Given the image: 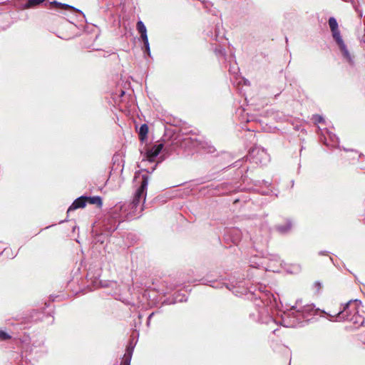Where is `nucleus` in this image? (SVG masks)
<instances>
[{"mask_svg": "<svg viewBox=\"0 0 365 365\" xmlns=\"http://www.w3.org/2000/svg\"><path fill=\"white\" fill-rule=\"evenodd\" d=\"M202 281L203 284L209 285V286L212 287L216 288V289H221L224 286H225L227 289H230V288L227 285H226L225 283H222V282H220L210 281V280H206V279H202Z\"/></svg>", "mask_w": 365, "mask_h": 365, "instance_id": "obj_11", "label": "nucleus"}, {"mask_svg": "<svg viewBox=\"0 0 365 365\" xmlns=\"http://www.w3.org/2000/svg\"><path fill=\"white\" fill-rule=\"evenodd\" d=\"M86 202L92 205H96L98 207H101L103 205L102 199L99 196L87 197Z\"/></svg>", "mask_w": 365, "mask_h": 365, "instance_id": "obj_14", "label": "nucleus"}, {"mask_svg": "<svg viewBox=\"0 0 365 365\" xmlns=\"http://www.w3.org/2000/svg\"><path fill=\"white\" fill-rule=\"evenodd\" d=\"M259 320L262 322V323H265V324H269V323H274V320L272 319V317H271L270 316H269L268 314L266 316L265 319H263L262 317H260L259 319Z\"/></svg>", "mask_w": 365, "mask_h": 365, "instance_id": "obj_22", "label": "nucleus"}, {"mask_svg": "<svg viewBox=\"0 0 365 365\" xmlns=\"http://www.w3.org/2000/svg\"><path fill=\"white\" fill-rule=\"evenodd\" d=\"M324 143L329 147H339V138L338 137L331 131L326 130V133L323 135Z\"/></svg>", "mask_w": 365, "mask_h": 365, "instance_id": "obj_7", "label": "nucleus"}, {"mask_svg": "<svg viewBox=\"0 0 365 365\" xmlns=\"http://www.w3.org/2000/svg\"><path fill=\"white\" fill-rule=\"evenodd\" d=\"M351 152H354L356 155H358V153L356 151L351 150Z\"/></svg>", "mask_w": 365, "mask_h": 365, "instance_id": "obj_31", "label": "nucleus"}, {"mask_svg": "<svg viewBox=\"0 0 365 365\" xmlns=\"http://www.w3.org/2000/svg\"><path fill=\"white\" fill-rule=\"evenodd\" d=\"M140 38H141L142 41H143L145 51L150 56V44H149V42H148V38L147 33L141 34L140 35Z\"/></svg>", "mask_w": 365, "mask_h": 365, "instance_id": "obj_15", "label": "nucleus"}, {"mask_svg": "<svg viewBox=\"0 0 365 365\" xmlns=\"http://www.w3.org/2000/svg\"><path fill=\"white\" fill-rule=\"evenodd\" d=\"M250 160H252L256 164L266 165L269 161V155L267 150L259 146H255L249 151L247 156Z\"/></svg>", "mask_w": 365, "mask_h": 365, "instance_id": "obj_4", "label": "nucleus"}, {"mask_svg": "<svg viewBox=\"0 0 365 365\" xmlns=\"http://www.w3.org/2000/svg\"><path fill=\"white\" fill-rule=\"evenodd\" d=\"M154 315V312L151 313L148 317V322H147V324L149 325L150 324V319L151 318L153 317V316Z\"/></svg>", "mask_w": 365, "mask_h": 365, "instance_id": "obj_29", "label": "nucleus"}, {"mask_svg": "<svg viewBox=\"0 0 365 365\" xmlns=\"http://www.w3.org/2000/svg\"><path fill=\"white\" fill-rule=\"evenodd\" d=\"M54 4L58 5V6H61V8L63 9H73L78 12H80L81 14H83V12L68 4H62V3H59V2H56V1H54Z\"/></svg>", "mask_w": 365, "mask_h": 365, "instance_id": "obj_19", "label": "nucleus"}, {"mask_svg": "<svg viewBox=\"0 0 365 365\" xmlns=\"http://www.w3.org/2000/svg\"><path fill=\"white\" fill-rule=\"evenodd\" d=\"M9 339H11V336L9 334H7L6 332H5L2 330H0V340L1 341H5V340H7Z\"/></svg>", "mask_w": 365, "mask_h": 365, "instance_id": "obj_23", "label": "nucleus"}, {"mask_svg": "<svg viewBox=\"0 0 365 365\" xmlns=\"http://www.w3.org/2000/svg\"><path fill=\"white\" fill-rule=\"evenodd\" d=\"M291 228L292 222L290 220H287L284 225H279L276 227L277 230L282 234L287 233Z\"/></svg>", "mask_w": 365, "mask_h": 365, "instance_id": "obj_12", "label": "nucleus"}, {"mask_svg": "<svg viewBox=\"0 0 365 365\" xmlns=\"http://www.w3.org/2000/svg\"><path fill=\"white\" fill-rule=\"evenodd\" d=\"M122 208H123V205L121 204L116 205L112 210V212H111L112 217L114 219H116L118 217L116 212L119 210H121Z\"/></svg>", "mask_w": 365, "mask_h": 365, "instance_id": "obj_20", "label": "nucleus"}, {"mask_svg": "<svg viewBox=\"0 0 365 365\" xmlns=\"http://www.w3.org/2000/svg\"><path fill=\"white\" fill-rule=\"evenodd\" d=\"M87 197L86 196H81L76 199L71 204V205L68 207L67 210V213L68 214L70 212L75 210L78 208H83L84 207L86 204Z\"/></svg>", "mask_w": 365, "mask_h": 365, "instance_id": "obj_9", "label": "nucleus"}, {"mask_svg": "<svg viewBox=\"0 0 365 365\" xmlns=\"http://www.w3.org/2000/svg\"><path fill=\"white\" fill-rule=\"evenodd\" d=\"M277 331V329H274V330L273 331V333H274V334H275Z\"/></svg>", "mask_w": 365, "mask_h": 365, "instance_id": "obj_32", "label": "nucleus"}, {"mask_svg": "<svg viewBox=\"0 0 365 365\" xmlns=\"http://www.w3.org/2000/svg\"><path fill=\"white\" fill-rule=\"evenodd\" d=\"M149 182V178L147 175H142V180L140 182V185L139 187L136 190L133 199L130 204L129 205V207L130 210H133V212H135L137 211L138 207L140 206V203L142 202V205L144 204L147 195V189ZM143 210V205L140 207V212H142Z\"/></svg>", "mask_w": 365, "mask_h": 365, "instance_id": "obj_3", "label": "nucleus"}, {"mask_svg": "<svg viewBox=\"0 0 365 365\" xmlns=\"http://www.w3.org/2000/svg\"><path fill=\"white\" fill-rule=\"evenodd\" d=\"M332 36L336 44L338 45L344 58L351 66L354 65V60L353 56L349 53L346 44L344 43L340 34L339 29L331 31Z\"/></svg>", "mask_w": 365, "mask_h": 365, "instance_id": "obj_5", "label": "nucleus"}, {"mask_svg": "<svg viewBox=\"0 0 365 365\" xmlns=\"http://www.w3.org/2000/svg\"><path fill=\"white\" fill-rule=\"evenodd\" d=\"M148 133V126L147 124H142L138 131L139 138L143 141L146 138Z\"/></svg>", "mask_w": 365, "mask_h": 365, "instance_id": "obj_13", "label": "nucleus"}, {"mask_svg": "<svg viewBox=\"0 0 365 365\" xmlns=\"http://www.w3.org/2000/svg\"><path fill=\"white\" fill-rule=\"evenodd\" d=\"M136 28L140 35L147 33V29L142 21H138L137 22Z\"/></svg>", "mask_w": 365, "mask_h": 365, "instance_id": "obj_17", "label": "nucleus"}, {"mask_svg": "<svg viewBox=\"0 0 365 365\" xmlns=\"http://www.w3.org/2000/svg\"><path fill=\"white\" fill-rule=\"evenodd\" d=\"M329 25L331 31L339 29L338 23L334 17H330L329 19Z\"/></svg>", "mask_w": 365, "mask_h": 365, "instance_id": "obj_18", "label": "nucleus"}, {"mask_svg": "<svg viewBox=\"0 0 365 365\" xmlns=\"http://www.w3.org/2000/svg\"><path fill=\"white\" fill-rule=\"evenodd\" d=\"M272 260H275V261H277V262H279V264H280V265L282 264H281L280 259H279V256H277V255L274 256V258H273Z\"/></svg>", "mask_w": 365, "mask_h": 365, "instance_id": "obj_30", "label": "nucleus"}, {"mask_svg": "<svg viewBox=\"0 0 365 365\" xmlns=\"http://www.w3.org/2000/svg\"><path fill=\"white\" fill-rule=\"evenodd\" d=\"M118 224L116 225V221L114 222V224L110 225V227H106V229L108 230V232H113L118 228Z\"/></svg>", "mask_w": 365, "mask_h": 365, "instance_id": "obj_25", "label": "nucleus"}, {"mask_svg": "<svg viewBox=\"0 0 365 365\" xmlns=\"http://www.w3.org/2000/svg\"><path fill=\"white\" fill-rule=\"evenodd\" d=\"M361 302L359 300H350L343 307L342 310L339 311L335 316L329 315V320L341 321L346 320L352 322L357 328L364 323V317L359 314V307Z\"/></svg>", "mask_w": 365, "mask_h": 365, "instance_id": "obj_2", "label": "nucleus"}, {"mask_svg": "<svg viewBox=\"0 0 365 365\" xmlns=\"http://www.w3.org/2000/svg\"><path fill=\"white\" fill-rule=\"evenodd\" d=\"M215 53H216L217 54H218V53H219V54L224 55V54H225V51H224L223 49H221V48H219V49L216 48V49H215Z\"/></svg>", "mask_w": 365, "mask_h": 365, "instance_id": "obj_27", "label": "nucleus"}, {"mask_svg": "<svg viewBox=\"0 0 365 365\" xmlns=\"http://www.w3.org/2000/svg\"><path fill=\"white\" fill-rule=\"evenodd\" d=\"M313 119L314 120L315 123H321L324 121V118L319 115H314Z\"/></svg>", "mask_w": 365, "mask_h": 365, "instance_id": "obj_24", "label": "nucleus"}, {"mask_svg": "<svg viewBox=\"0 0 365 365\" xmlns=\"http://www.w3.org/2000/svg\"><path fill=\"white\" fill-rule=\"evenodd\" d=\"M163 148V144L158 143L149 148L146 152V158L150 162H153Z\"/></svg>", "mask_w": 365, "mask_h": 365, "instance_id": "obj_8", "label": "nucleus"}, {"mask_svg": "<svg viewBox=\"0 0 365 365\" xmlns=\"http://www.w3.org/2000/svg\"><path fill=\"white\" fill-rule=\"evenodd\" d=\"M45 0H28L26 4L24 5V9H29L32 7H35L41 3H43Z\"/></svg>", "mask_w": 365, "mask_h": 365, "instance_id": "obj_16", "label": "nucleus"}, {"mask_svg": "<svg viewBox=\"0 0 365 365\" xmlns=\"http://www.w3.org/2000/svg\"><path fill=\"white\" fill-rule=\"evenodd\" d=\"M316 312L314 304L301 306V301H297L295 305L284 313L282 320L285 327H294L303 321H309V317L314 315Z\"/></svg>", "mask_w": 365, "mask_h": 365, "instance_id": "obj_1", "label": "nucleus"}, {"mask_svg": "<svg viewBox=\"0 0 365 365\" xmlns=\"http://www.w3.org/2000/svg\"><path fill=\"white\" fill-rule=\"evenodd\" d=\"M227 236L234 244H237L242 239V232L238 228H232L227 231Z\"/></svg>", "mask_w": 365, "mask_h": 365, "instance_id": "obj_10", "label": "nucleus"}, {"mask_svg": "<svg viewBox=\"0 0 365 365\" xmlns=\"http://www.w3.org/2000/svg\"><path fill=\"white\" fill-rule=\"evenodd\" d=\"M314 288L316 289V291L317 292H319L321 289H322V283L319 282H316L314 284Z\"/></svg>", "mask_w": 365, "mask_h": 365, "instance_id": "obj_26", "label": "nucleus"}, {"mask_svg": "<svg viewBox=\"0 0 365 365\" xmlns=\"http://www.w3.org/2000/svg\"><path fill=\"white\" fill-rule=\"evenodd\" d=\"M252 240H253L254 244H256L257 242H262V240H258L257 237H253L251 238Z\"/></svg>", "mask_w": 365, "mask_h": 365, "instance_id": "obj_28", "label": "nucleus"}, {"mask_svg": "<svg viewBox=\"0 0 365 365\" xmlns=\"http://www.w3.org/2000/svg\"><path fill=\"white\" fill-rule=\"evenodd\" d=\"M183 143L186 146H189L192 148L202 149L207 153H212L215 149L212 145L208 144V143L197 139L196 137H187L183 140Z\"/></svg>", "mask_w": 365, "mask_h": 365, "instance_id": "obj_6", "label": "nucleus"}, {"mask_svg": "<svg viewBox=\"0 0 365 365\" xmlns=\"http://www.w3.org/2000/svg\"><path fill=\"white\" fill-rule=\"evenodd\" d=\"M132 352H133V348H131V349L128 348L127 349V353H126L127 356H126V359L125 361L124 365H130V359H131Z\"/></svg>", "mask_w": 365, "mask_h": 365, "instance_id": "obj_21", "label": "nucleus"}]
</instances>
